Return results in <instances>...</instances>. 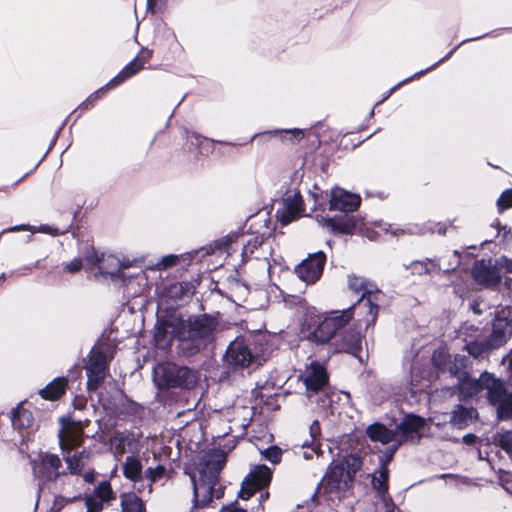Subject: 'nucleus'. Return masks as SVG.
Listing matches in <instances>:
<instances>
[{
	"mask_svg": "<svg viewBox=\"0 0 512 512\" xmlns=\"http://www.w3.org/2000/svg\"><path fill=\"white\" fill-rule=\"evenodd\" d=\"M366 316L364 312L355 311V304L340 309L330 310L314 325L312 331L300 336L294 331L280 330L270 332L262 328L251 331L248 338L253 346V352H286L296 350L303 340H307L312 348L327 345V352H373V346H369L367 333L374 331L372 327L366 328ZM224 352H252L246 345H237L232 348L230 343Z\"/></svg>",
	"mask_w": 512,
	"mask_h": 512,
	"instance_id": "1",
	"label": "nucleus"
},
{
	"mask_svg": "<svg viewBox=\"0 0 512 512\" xmlns=\"http://www.w3.org/2000/svg\"><path fill=\"white\" fill-rule=\"evenodd\" d=\"M183 280H161L156 284L154 298L157 304L156 319L150 330V346L159 352H215L213 331L219 311L185 315L180 311L188 305L193 295Z\"/></svg>",
	"mask_w": 512,
	"mask_h": 512,
	"instance_id": "2",
	"label": "nucleus"
},
{
	"mask_svg": "<svg viewBox=\"0 0 512 512\" xmlns=\"http://www.w3.org/2000/svg\"><path fill=\"white\" fill-rule=\"evenodd\" d=\"M226 463V454L221 450H209L204 453L196 466V473L186 470L193 486L194 507L209 505L213 498L224 496V487L219 484V474Z\"/></svg>",
	"mask_w": 512,
	"mask_h": 512,
	"instance_id": "3",
	"label": "nucleus"
},
{
	"mask_svg": "<svg viewBox=\"0 0 512 512\" xmlns=\"http://www.w3.org/2000/svg\"><path fill=\"white\" fill-rule=\"evenodd\" d=\"M348 288L359 295V298L353 303L355 311H362L369 318L366 319V328H375L378 314L381 306L382 298L385 297L384 292L377 284L367 278L359 277L354 273L348 275Z\"/></svg>",
	"mask_w": 512,
	"mask_h": 512,
	"instance_id": "4",
	"label": "nucleus"
},
{
	"mask_svg": "<svg viewBox=\"0 0 512 512\" xmlns=\"http://www.w3.org/2000/svg\"><path fill=\"white\" fill-rule=\"evenodd\" d=\"M61 422L62 427L59 430L58 438L67 469L71 474H79L88 462L90 452L85 449L73 455L71 452L83 443V427L80 422H73L64 418L61 419Z\"/></svg>",
	"mask_w": 512,
	"mask_h": 512,
	"instance_id": "5",
	"label": "nucleus"
},
{
	"mask_svg": "<svg viewBox=\"0 0 512 512\" xmlns=\"http://www.w3.org/2000/svg\"><path fill=\"white\" fill-rule=\"evenodd\" d=\"M424 425V418L408 414L395 429H388L385 425L376 422L367 427L366 433L371 441L388 446L398 442L403 436H405L406 442L417 443L420 439L419 430Z\"/></svg>",
	"mask_w": 512,
	"mask_h": 512,
	"instance_id": "6",
	"label": "nucleus"
},
{
	"mask_svg": "<svg viewBox=\"0 0 512 512\" xmlns=\"http://www.w3.org/2000/svg\"><path fill=\"white\" fill-rule=\"evenodd\" d=\"M197 379L196 371L172 362L158 363L153 369V381L161 390L172 387L190 389Z\"/></svg>",
	"mask_w": 512,
	"mask_h": 512,
	"instance_id": "7",
	"label": "nucleus"
},
{
	"mask_svg": "<svg viewBox=\"0 0 512 512\" xmlns=\"http://www.w3.org/2000/svg\"><path fill=\"white\" fill-rule=\"evenodd\" d=\"M315 219L320 226L326 228L331 235L338 238L347 235L352 236L353 230L356 228H359L361 233H364V230L367 231L364 227L363 216L359 212L356 214L341 212L333 216L316 214Z\"/></svg>",
	"mask_w": 512,
	"mask_h": 512,
	"instance_id": "8",
	"label": "nucleus"
},
{
	"mask_svg": "<svg viewBox=\"0 0 512 512\" xmlns=\"http://www.w3.org/2000/svg\"><path fill=\"white\" fill-rule=\"evenodd\" d=\"M501 379L494 377L493 374L483 372L478 379L470 377L469 373L458 380L457 388L460 394V399L472 398L482 391L486 392V397L491 402L498 396L500 391Z\"/></svg>",
	"mask_w": 512,
	"mask_h": 512,
	"instance_id": "9",
	"label": "nucleus"
},
{
	"mask_svg": "<svg viewBox=\"0 0 512 512\" xmlns=\"http://www.w3.org/2000/svg\"><path fill=\"white\" fill-rule=\"evenodd\" d=\"M283 301L285 307L295 308L296 313L299 315L298 327L290 328L288 326L285 330L294 331L300 336H305L321 320L320 312L315 306L310 305L306 298L294 294H286Z\"/></svg>",
	"mask_w": 512,
	"mask_h": 512,
	"instance_id": "10",
	"label": "nucleus"
},
{
	"mask_svg": "<svg viewBox=\"0 0 512 512\" xmlns=\"http://www.w3.org/2000/svg\"><path fill=\"white\" fill-rule=\"evenodd\" d=\"M280 194V207L276 210L275 218L281 227L290 224L294 217L292 212L302 211L305 209L304 198L300 187H291V183L284 182L277 191Z\"/></svg>",
	"mask_w": 512,
	"mask_h": 512,
	"instance_id": "11",
	"label": "nucleus"
},
{
	"mask_svg": "<svg viewBox=\"0 0 512 512\" xmlns=\"http://www.w3.org/2000/svg\"><path fill=\"white\" fill-rule=\"evenodd\" d=\"M327 262V254L318 250L302 259L293 268V273L307 286L316 284L322 277Z\"/></svg>",
	"mask_w": 512,
	"mask_h": 512,
	"instance_id": "12",
	"label": "nucleus"
},
{
	"mask_svg": "<svg viewBox=\"0 0 512 512\" xmlns=\"http://www.w3.org/2000/svg\"><path fill=\"white\" fill-rule=\"evenodd\" d=\"M490 314L492 315V313ZM486 325L485 345L488 352L500 349L512 336V323L508 316H498L493 313V318L486 322Z\"/></svg>",
	"mask_w": 512,
	"mask_h": 512,
	"instance_id": "13",
	"label": "nucleus"
},
{
	"mask_svg": "<svg viewBox=\"0 0 512 512\" xmlns=\"http://www.w3.org/2000/svg\"><path fill=\"white\" fill-rule=\"evenodd\" d=\"M486 332V323L479 327L469 321H462L460 326L454 330V338L460 339L464 343L462 352H488L485 345Z\"/></svg>",
	"mask_w": 512,
	"mask_h": 512,
	"instance_id": "14",
	"label": "nucleus"
},
{
	"mask_svg": "<svg viewBox=\"0 0 512 512\" xmlns=\"http://www.w3.org/2000/svg\"><path fill=\"white\" fill-rule=\"evenodd\" d=\"M471 274L474 282L481 288H492L502 281V275L496 267V261L492 263L490 256L474 260Z\"/></svg>",
	"mask_w": 512,
	"mask_h": 512,
	"instance_id": "15",
	"label": "nucleus"
},
{
	"mask_svg": "<svg viewBox=\"0 0 512 512\" xmlns=\"http://www.w3.org/2000/svg\"><path fill=\"white\" fill-rule=\"evenodd\" d=\"M264 356L265 354H223L222 363L227 374L244 371L251 373L267 360Z\"/></svg>",
	"mask_w": 512,
	"mask_h": 512,
	"instance_id": "16",
	"label": "nucleus"
},
{
	"mask_svg": "<svg viewBox=\"0 0 512 512\" xmlns=\"http://www.w3.org/2000/svg\"><path fill=\"white\" fill-rule=\"evenodd\" d=\"M361 204L360 194L349 191L339 185H334L330 189V206L329 211H337L338 213H352L358 209Z\"/></svg>",
	"mask_w": 512,
	"mask_h": 512,
	"instance_id": "17",
	"label": "nucleus"
},
{
	"mask_svg": "<svg viewBox=\"0 0 512 512\" xmlns=\"http://www.w3.org/2000/svg\"><path fill=\"white\" fill-rule=\"evenodd\" d=\"M183 137L185 142L182 150L192 155L194 161H198L202 156H208L214 150L213 141L194 130L183 127Z\"/></svg>",
	"mask_w": 512,
	"mask_h": 512,
	"instance_id": "18",
	"label": "nucleus"
},
{
	"mask_svg": "<svg viewBox=\"0 0 512 512\" xmlns=\"http://www.w3.org/2000/svg\"><path fill=\"white\" fill-rule=\"evenodd\" d=\"M112 354H90L85 369L87 374V387L90 391L97 390L106 377L108 363Z\"/></svg>",
	"mask_w": 512,
	"mask_h": 512,
	"instance_id": "19",
	"label": "nucleus"
},
{
	"mask_svg": "<svg viewBox=\"0 0 512 512\" xmlns=\"http://www.w3.org/2000/svg\"><path fill=\"white\" fill-rule=\"evenodd\" d=\"M33 470L36 478L42 483L55 482L66 475L59 456L51 453L43 454L39 463L34 464Z\"/></svg>",
	"mask_w": 512,
	"mask_h": 512,
	"instance_id": "20",
	"label": "nucleus"
},
{
	"mask_svg": "<svg viewBox=\"0 0 512 512\" xmlns=\"http://www.w3.org/2000/svg\"><path fill=\"white\" fill-rule=\"evenodd\" d=\"M272 479V471L265 465L254 467L242 482L239 497L249 499L257 490L267 487Z\"/></svg>",
	"mask_w": 512,
	"mask_h": 512,
	"instance_id": "21",
	"label": "nucleus"
},
{
	"mask_svg": "<svg viewBox=\"0 0 512 512\" xmlns=\"http://www.w3.org/2000/svg\"><path fill=\"white\" fill-rule=\"evenodd\" d=\"M351 133V131H340L336 134L328 127L325 128V125L322 121H318L315 126L311 127L308 131L309 136L312 137V139L308 138V152L310 154H316V151L320 149L321 145L338 143L340 139L343 140L347 135Z\"/></svg>",
	"mask_w": 512,
	"mask_h": 512,
	"instance_id": "22",
	"label": "nucleus"
},
{
	"mask_svg": "<svg viewBox=\"0 0 512 512\" xmlns=\"http://www.w3.org/2000/svg\"><path fill=\"white\" fill-rule=\"evenodd\" d=\"M301 378L305 384L308 397L323 390L328 384L326 367L316 361H311L310 364L306 366Z\"/></svg>",
	"mask_w": 512,
	"mask_h": 512,
	"instance_id": "23",
	"label": "nucleus"
},
{
	"mask_svg": "<svg viewBox=\"0 0 512 512\" xmlns=\"http://www.w3.org/2000/svg\"><path fill=\"white\" fill-rule=\"evenodd\" d=\"M137 449L138 439L132 432H116L110 439V450L117 461H120L126 452H135Z\"/></svg>",
	"mask_w": 512,
	"mask_h": 512,
	"instance_id": "24",
	"label": "nucleus"
},
{
	"mask_svg": "<svg viewBox=\"0 0 512 512\" xmlns=\"http://www.w3.org/2000/svg\"><path fill=\"white\" fill-rule=\"evenodd\" d=\"M138 276H145L144 270H140L138 273H131L127 274L117 265L115 269L109 270L103 265L98 266V271L94 273V279L100 280L102 279H110V281L118 285L120 288L124 289V287L130 283L133 279L137 278Z\"/></svg>",
	"mask_w": 512,
	"mask_h": 512,
	"instance_id": "25",
	"label": "nucleus"
},
{
	"mask_svg": "<svg viewBox=\"0 0 512 512\" xmlns=\"http://www.w3.org/2000/svg\"><path fill=\"white\" fill-rule=\"evenodd\" d=\"M117 332L118 328L113 325L112 321H110V323L102 330L101 334L95 339L88 352H117L113 346L117 344L115 342L118 341V338L117 336L112 338V334Z\"/></svg>",
	"mask_w": 512,
	"mask_h": 512,
	"instance_id": "26",
	"label": "nucleus"
},
{
	"mask_svg": "<svg viewBox=\"0 0 512 512\" xmlns=\"http://www.w3.org/2000/svg\"><path fill=\"white\" fill-rule=\"evenodd\" d=\"M10 418L12 427L17 430L21 436L24 437L25 434H30L34 424V418L30 410L24 408L22 405H18L11 410Z\"/></svg>",
	"mask_w": 512,
	"mask_h": 512,
	"instance_id": "27",
	"label": "nucleus"
},
{
	"mask_svg": "<svg viewBox=\"0 0 512 512\" xmlns=\"http://www.w3.org/2000/svg\"><path fill=\"white\" fill-rule=\"evenodd\" d=\"M197 250H191L189 252L181 253V254H175V253H169L162 255L159 260L161 264L162 270L167 269L169 267L176 266L180 264V268H178L176 271L179 273L180 276H182L183 272L188 270V267L190 266L192 262V257L194 255H197Z\"/></svg>",
	"mask_w": 512,
	"mask_h": 512,
	"instance_id": "28",
	"label": "nucleus"
},
{
	"mask_svg": "<svg viewBox=\"0 0 512 512\" xmlns=\"http://www.w3.org/2000/svg\"><path fill=\"white\" fill-rule=\"evenodd\" d=\"M327 485L334 490L344 492L346 491L351 484L353 483V480L351 479V476H349L346 471L345 467L341 466L340 464H336L332 466L327 475Z\"/></svg>",
	"mask_w": 512,
	"mask_h": 512,
	"instance_id": "29",
	"label": "nucleus"
},
{
	"mask_svg": "<svg viewBox=\"0 0 512 512\" xmlns=\"http://www.w3.org/2000/svg\"><path fill=\"white\" fill-rule=\"evenodd\" d=\"M500 391L490 404L496 407L498 417L502 420L512 419V392L509 393L503 383L500 381Z\"/></svg>",
	"mask_w": 512,
	"mask_h": 512,
	"instance_id": "30",
	"label": "nucleus"
},
{
	"mask_svg": "<svg viewBox=\"0 0 512 512\" xmlns=\"http://www.w3.org/2000/svg\"><path fill=\"white\" fill-rule=\"evenodd\" d=\"M477 415L478 412L474 407L458 404L451 412L450 423L458 429H464L477 418Z\"/></svg>",
	"mask_w": 512,
	"mask_h": 512,
	"instance_id": "31",
	"label": "nucleus"
},
{
	"mask_svg": "<svg viewBox=\"0 0 512 512\" xmlns=\"http://www.w3.org/2000/svg\"><path fill=\"white\" fill-rule=\"evenodd\" d=\"M122 471L124 477L133 483L143 481V465L141 459L137 456L131 455L126 457L122 465Z\"/></svg>",
	"mask_w": 512,
	"mask_h": 512,
	"instance_id": "32",
	"label": "nucleus"
},
{
	"mask_svg": "<svg viewBox=\"0 0 512 512\" xmlns=\"http://www.w3.org/2000/svg\"><path fill=\"white\" fill-rule=\"evenodd\" d=\"M275 135H276V133H275V131H273V129H268V130H264V131H260V132L254 133L252 136H250L245 141H239V140H235V141L219 140L218 142L222 146H229L231 148H238V147H243V146H247L249 144H252L253 141H256L258 145L265 144L266 142L270 141L272 138H276Z\"/></svg>",
	"mask_w": 512,
	"mask_h": 512,
	"instance_id": "33",
	"label": "nucleus"
},
{
	"mask_svg": "<svg viewBox=\"0 0 512 512\" xmlns=\"http://www.w3.org/2000/svg\"><path fill=\"white\" fill-rule=\"evenodd\" d=\"M67 379L58 377L49 382L44 388L39 390L40 396L45 400H58L66 391Z\"/></svg>",
	"mask_w": 512,
	"mask_h": 512,
	"instance_id": "34",
	"label": "nucleus"
},
{
	"mask_svg": "<svg viewBox=\"0 0 512 512\" xmlns=\"http://www.w3.org/2000/svg\"><path fill=\"white\" fill-rule=\"evenodd\" d=\"M122 512H145V505L135 493H122L120 496Z\"/></svg>",
	"mask_w": 512,
	"mask_h": 512,
	"instance_id": "35",
	"label": "nucleus"
},
{
	"mask_svg": "<svg viewBox=\"0 0 512 512\" xmlns=\"http://www.w3.org/2000/svg\"><path fill=\"white\" fill-rule=\"evenodd\" d=\"M389 470L387 467H378L372 475V487L380 497L385 498L388 491Z\"/></svg>",
	"mask_w": 512,
	"mask_h": 512,
	"instance_id": "36",
	"label": "nucleus"
},
{
	"mask_svg": "<svg viewBox=\"0 0 512 512\" xmlns=\"http://www.w3.org/2000/svg\"><path fill=\"white\" fill-rule=\"evenodd\" d=\"M107 93L102 90V87H99L95 91H93L85 100H83L74 110L73 113H77L79 110L80 112L76 115V118L73 122V124L82 116V114L90 109H92L96 103L105 98Z\"/></svg>",
	"mask_w": 512,
	"mask_h": 512,
	"instance_id": "37",
	"label": "nucleus"
},
{
	"mask_svg": "<svg viewBox=\"0 0 512 512\" xmlns=\"http://www.w3.org/2000/svg\"><path fill=\"white\" fill-rule=\"evenodd\" d=\"M276 135L275 137L282 142L289 141L292 144H299L305 136V130L301 128H273Z\"/></svg>",
	"mask_w": 512,
	"mask_h": 512,
	"instance_id": "38",
	"label": "nucleus"
},
{
	"mask_svg": "<svg viewBox=\"0 0 512 512\" xmlns=\"http://www.w3.org/2000/svg\"><path fill=\"white\" fill-rule=\"evenodd\" d=\"M148 284V276L145 274V276H138L137 278L133 279L128 283L124 289L123 294L124 297H127L128 300L132 298H136L140 296L143 292L144 286Z\"/></svg>",
	"mask_w": 512,
	"mask_h": 512,
	"instance_id": "39",
	"label": "nucleus"
},
{
	"mask_svg": "<svg viewBox=\"0 0 512 512\" xmlns=\"http://www.w3.org/2000/svg\"><path fill=\"white\" fill-rule=\"evenodd\" d=\"M308 197L313 200L311 211L319 209L323 212L330 206V190L319 189V192L308 190Z\"/></svg>",
	"mask_w": 512,
	"mask_h": 512,
	"instance_id": "40",
	"label": "nucleus"
},
{
	"mask_svg": "<svg viewBox=\"0 0 512 512\" xmlns=\"http://www.w3.org/2000/svg\"><path fill=\"white\" fill-rule=\"evenodd\" d=\"M468 357L464 354H455L454 362L449 366V372L451 376L460 380L466 376L469 371L467 369Z\"/></svg>",
	"mask_w": 512,
	"mask_h": 512,
	"instance_id": "41",
	"label": "nucleus"
},
{
	"mask_svg": "<svg viewBox=\"0 0 512 512\" xmlns=\"http://www.w3.org/2000/svg\"><path fill=\"white\" fill-rule=\"evenodd\" d=\"M105 252L97 249L93 244H86L83 250V259L86 262L87 268L99 266V262L104 260Z\"/></svg>",
	"mask_w": 512,
	"mask_h": 512,
	"instance_id": "42",
	"label": "nucleus"
},
{
	"mask_svg": "<svg viewBox=\"0 0 512 512\" xmlns=\"http://www.w3.org/2000/svg\"><path fill=\"white\" fill-rule=\"evenodd\" d=\"M71 231V225L61 230L58 226L49 223H41L39 225L31 224V234L42 233L52 237H58Z\"/></svg>",
	"mask_w": 512,
	"mask_h": 512,
	"instance_id": "43",
	"label": "nucleus"
},
{
	"mask_svg": "<svg viewBox=\"0 0 512 512\" xmlns=\"http://www.w3.org/2000/svg\"><path fill=\"white\" fill-rule=\"evenodd\" d=\"M216 241H217V239H215V240L211 241L209 244L197 249L198 252L200 250L204 251V253L202 254L201 257H204L205 255L222 254L224 252L227 253V255H230L232 252L235 251L234 249H231V250L229 249L227 242L219 243Z\"/></svg>",
	"mask_w": 512,
	"mask_h": 512,
	"instance_id": "44",
	"label": "nucleus"
},
{
	"mask_svg": "<svg viewBox=\"0 0 512 512\" xmlns=\"http://www.w3.org/2000/svg\"><path fill=\"white\" fill-rule=\"evenodd\" d=\"M340 465L345 467L346 473L351 476V479L354 481L356 473L362 466V459L356 454H350L344 458Z\"/></svg>",
	"mask_w": 512,
	"mask_h": 512,
	"instance_id": "45",
	"label": "nucleus"
},
{
	"mask_svg": "<svg viewBox=\"0 0 512 512\" xmlns=\"http://www.w3.org/2000/svg\"><path fill=\"white\" fill-rule=\"evenodd\" d=\"M256 215V213H252V214H249L245 220L243 221V223H241L237 229L235 230H232L230 231L229 233H227L226 235L220 237V238H217V241L216 242H219V243H223V242H227V243H236L238 241V239L240 237L243 236V232H242V229H244V227H246L247 225V222Z\"/></svg>",
	"mask_w": 512,
	"mask_h": 512,
	"instance_id": "46",
	"label": "nucleus"
},
{
	"mask_svg": "<svg viewBox=\"0 0 512 512\" xmlns=\"http://www.w3.org/2000/svg\"><path fill=\"white\" fill-rule=\"evenodd\" d=\"M166 472V469L162 465H158L156 467H148L144 471V477L143 480H148V493L150 494L152 492V485L153 483L157 482L159 479H161Z\"/></svg>",
	"mask_w": 512,
	"mask_h": 512,
	"instance_id": "47",
	"label": "nucleus"
},
{
	"mask_svg": "<svg viewBox=\"0 0 512 512\" xmlns=\"http://www.w3.org/2000/svg\"><path fill=\"white\" fill-rule=\"evenodd\" d=\"M404 443H406L405 436H403L400 440H398V442L393 443L392 445L387 446V448L384 451V453L381 456H379V467H387L388 468V464L393 459L396 451Z\"/></svg>",
	"mask_w": 512,
	"mask_h": 512,
	"instance_id": "48",
	"label": "nucleus"
},
{
	"mask_svg": "<svg viewBox=\"0 0 512 512\" xmlns=\"http://www.w3.org/2000/svg\"><path fill=\"white\" fill-rule=\"evenodd\" d=\"M477 249V245L465 246L461 257H459V260L456 261V267H459L462 270H466L470 263L474 261V258L477 256Z\"/></svg>",
	"mask_w": 512,
	"mask_h": 512,
	"instance_id": "49",
	"label": "nucleus"
},
{
	"mask_svg": "<svg viewBox=\"0 0 512 512\" xmlns=\"http://www.w3.org/2000/svg\"><path fill=\"white\" fill-rule=\"evenodd\" d=\"M109 257H111L112 259L117 260V265L121 269H126V268H129V267L142 268V266H143V264L145 262L146 255L135 257L133 259H130L129 257H127L125 255H122V257L120 259H118L115 256V254H109Z\"/></svg>",
	"mask_w": 512,
	"mask_h": 512,
	"instance_id": "50",
	"label": "nucleus"
},
{
	"mask_svg": "<svg viewBox=\"0 0 512 512\" xmlns=\"http://www.w3.org/2000/svg\"><path fill=\"white\" fill-rule=\"evenodd\" d=\"M498 214H503L506 210L512 208V186L504 189L496 200Z\"/></svg>",
	"mask_w": 512,
	"mask_h": 512,
	"instance_id": "51",
	"label": "nucleus"
},
{
	"mask_svg": "<svg viewBox=\"0 0 512 512\" xmlns=\"http://www.w3.org/2000/svg\"><path fill=\"white\" fill-rule=\"evenodd\" d=\"M321 151L316 152V158H326L333 159V156L337 151L341 148L348 149V143L342 145V139L339 140L338 143H330L328 145H321Z\"/></svg>",
	"mask_w": 512,
	"mask_h": 512,
	"instance_id": "52",
	"label": "nucleus"
},
{
	"mask_svg": "<svg viewBox=\"0 0 512 512\" xmlns=\"http://www.w3.org/2000/svg\"><path fill=\"white\" fill-rule=\"evenodd\" d=\"M137 58L138 55L120 69L119 73L125 81L134 77L142 69V62H136Z\"/></svg>",
	"mask_w": 512,
	"mask_h": 512,
	"instance_id": "53",
	"label": "nucleus"
},
{
	"mask_svg": "<svg viewBox=\"0 0 512 512\" xmlns=\"http://www.w3.org/2000/svg\"><path fill=\"white\" fill-rule=\"evenodd\" d=\"M470 41L468 38L463 39L461 42L456 44L453 48H451L442 58H440L438 61L434 62L432 65L428 66L427 68L421 69L417 71V74H426L429 71H432L436 69L440 64L444 63L448 59L452 57V55L461 47L462 45L469 43Z\"/></svg>",
	"mask_w": 512,
	"mask_h": 512,
	"instance_id": "54",
	"label": "nucleus"
},
{
	"mask_svg": "<svg viewBox=\"0 0 512 512\" xmlns=\"http://www.w3.org/2000/svg\"><path fill=\"white\" fill-rule=\"evenodd\" d=\"M451 285L453 286V293L458 298L465 300L471 295V288L469 283L463 280H452Z\"/></svg>",
	"mask_w": 512,
	"mask_h": 512,
	"instance_id": "55",
	"label": "nucleus"
},
{
	"mask_svg": "<svg viewBox=\"0 0 512 512\" xmlns=\"http://www.w3.org/2000/svg\"><path fill=\"white\" fill-rule=\"evenodd\" d=\"M95 492L97 496L96 499H98V501H102V503L110 501L111 499L114 498L111 485L109 482L106 481L100 483L97 486Z\"/></svg>",
	"mask_w": 512,
	"mask_h": 512,
	"instance_id": "56",
	"label": "nucleus"
},
{
	"mask_svg": "<svg viewBox=\"0 0 512 512\" xmlns=\"http://www.w3.org/2000/svg\"><path fill=\"white\" fill-rule=\"evenodd\" d=\"M419 263L421 264V271L419 274H431L441 270V267L436 259L425 258L424 260L419 261Z\"/></svg>",
	"mask_w": 512,
	"mask_h": 512,
	"instance_id": "57",
	"label": "nucleus"
},
{
	"mask_svg": "<svg viewBox=\"0 0 512 512\" xmlns=\"http://www.w3.org/2000/svg\"><path fill=\"white\" fill-rule=\"evenodd\" d=\"M83 266V258L81 256H75L68 262L63 263V272L75 274L77 273Z\"/></svg>",
	"mask_w": 512,
	"mask_h": 512,
	"instance_id": "58",
	"label": "nucleus"
},
{
	"mask_svg": "<svg viewBox=\"0 0 512 512\" xmlns=\"http://www.w3.org/2000/svg\"><path fill=\"white\" fill-rule=\"evenodd\" d=\"M503 32H512V27L496 28V29H493L491 31L485 32V33H483L481 35L474 36V37H469L468 40L470 42H474V41H478V40H481V39H484V38H487V37L495 38V37L500 36Z\"/></svg>",
	"mask_w": 512,
	"mask_h": 512,
	"instance_id": "59",
	"label": "nucleus"
},
{
	"mask_svg": "<svg viewBox=\"0 0 512 512\" xmlns=\"http://www.w3.org/2000/svg\"><path fill=\"white\" fill-rule=\"evenodd\" d=\"M263 456L271 463L278 464L281 461L282 451L277 446H271L263 452Z\"/></svg>",
	"mask_w": 512,
	"mask_h": 512,
	"instance_id": "60",
	"label": "nucleus"
},
{
	"mask_svg": "<svg viewBox=\"0 0 512 512\" xmlns=\"http://www.w3.org/2000/svg\"><path fill=\"white\" fill-rule=\"evenodd\" d=\"M499 446L509 454H512V431H505L499 435Z\"/></svg>",
	"mask_w": 512,
	"mask_h": 512,
	"instance_id": "61",
	"label": "nucleus"
},
{
	"mask_svg": "<svg viewBox=\"0 0 512 512\" xmlns=\"http://www.w3.org/2000/svg\"><path fill=\"white\" fill-rule=\"evenodd\" d=\"M373 226L376 228H380L381 231L385 234H389L391 236H397L399 231H403V229L400 228H393L392 224L385 223L382 219L373 221Z\"/></svg>",
	"mask_w": 512,
	"mask_h": 512,
	"instance_id": "62",
	"label": "nucleus"
},
{
	"mask_svg": "<svg viewBox=\"0 0 512 512\" xmlns=\"http://www.w3.org/2000/svg\"><path fill=\"white\" fill-rule=\"evenodd\" d=\"M496 267L503 269L507 274H512V258L502 254L496 258Z\"/></svg>",
	"mask_w": 512,
	"mask_h": 512,
	"instance_id": "63",
	"label": "nucleus"
},
{
	"mask_svg": "<svg viewBox=\"0 0 512 512\" xmlns=\"http://www.w3.org/2000/svg\"><path fill=\"white\" fill-rule=\"evenodd\" d=\"M500 248L506 249L507 246L512 241V227L509 225H504L503 229L500 232Z\"/></svg>",
	"mask_w": 512,
	"mask_h": 512,
	"instance_id": "64",
	"label": "nucleus"
}]
</instances>
